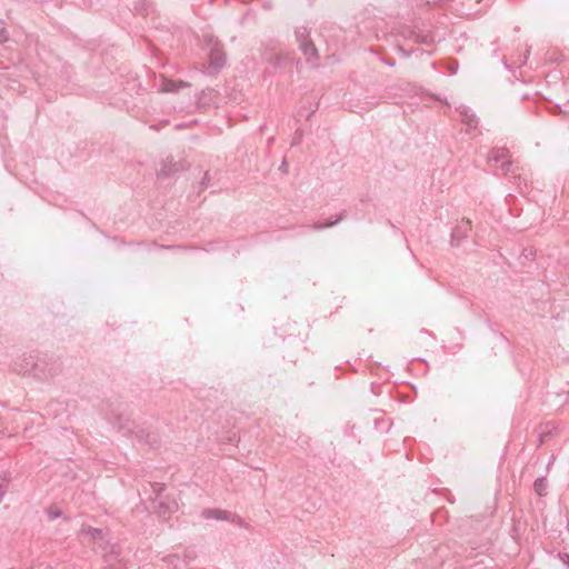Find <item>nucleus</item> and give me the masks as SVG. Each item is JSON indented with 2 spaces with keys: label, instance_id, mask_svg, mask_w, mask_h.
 I'll return each mask as SVG.
<instances>
[{
  "label": "nucleus",
  "instance_id": "aec40b11",
  "mask_svg": "<svg viewBox=\"0 0 569 569\" xmlns=\"http://www.w3.org/2000/svg\"><path fill=\"white\" fill-rule=\"evenodd\" d=\"M567 530H568V532H569V521H568V523H567Z\"/></svg>",
  "mask_w": 569,
  "mask_h": 569
},
{
  "label": "nucleus",
  "instance_id": "f257e3e1",
  "mask_svg": "<svg viewBox=\"0 0 569 569\" xmlns=\"http://www.w3.org/2000/svg\"><path fill=\"white\" fill-rule=\"evenodd\" d=\"M298 41L300 42V49L307 59V62L316 68L318 66V49L316 44L308 39L309 34L306 29L298 30L296 32Z\"/></svg>",
  "mask_w": 569,
  "mask_h": 569
},
{
  "label": "nucleus",
  "instance_id": "7ed1b4c3",
  "mask_svg": "<svg viewBox=\"0 0 569 569\" xmlns=\"http://www.w3.org/2000/svg\"><path fill=\"white\" fill-rule=\"evenodd\" d=\"M202 517L204 519H216V520H226L237 523L238 526H246L243 520L238 516L221 509H204L202 511Z\"/></svg>",
  "mask_w": 569,
  "mask_h": 569
},
{
  "label": "nucleus",
  "instance_id": "39448f33",
  "mask_svg": "<svg viewBox=\"0 0 569 569\" xmlns=\"http://www.w3.org/2000/svg\"><path fill=\"white\" fill-rule=\"evenodd\" d=\"M226 63V56L219 43H214L209 53V68L213 70L221 69Z\"/></svg>",
  "mask_w": 569,
  "mask_h": 569
},
{
  "label": "nucleus",
  "instance_id": "a211bd4d",
  "mask_svg": "<svg viewBox=\"0 0 569 569\" xmlns=\"http://www.w3.org/2000/svg\"><path fill=\"white\" fill-rule=\"evenodd\" d=\"M286 166H287V161H286V159H283V161H282V166H281V167H283V168H284Z\"/></svg>",
  "mask_w": 569,
  "mask_h": 569
},
{
  "label": "nucleus",
  "instance_id": "ddd939ff",
  "mask_svg": "<svg viewBox=\"0 0 569 569\" xmlns=\"http://www.w3.org/2000/svg\"><path fill=\"white\" fill-rule=\"evenodd\" d=\"M560 559L562 560L563 565L569 568V553H560Z\"/></svg>",
  "mask_w": 569,
  "mask_h": 569
},
{
  "label": "nucleus",
  "instance_id": "9d476101",
  "mask_svg": "<svg viewBox=\"0 0 569 569\" xmlns=\"http://www.w3.org/2000/svg\"><path fill=\"white\" fill-rule=\"evenodd\" d=\"M177 170H178V164H177V163H170V164H168L167 162H164V163L162 164V168H161V170H160V173H161V174H166V176H167V174H170V173H172V172H176Z\"/></svg>",
  "mask_w": 569,
  "mask_h": 569
},
{
  "label": "nucleus",
  "instance_id": "20e7f679",
  "mask_svg": "<svg viewBox=\"0 0 569 569\" xmlns=\"http://www.w3.org/2000/svg\"><path fill=\"white\" fill-rule=\"evenodd\" d=\"M471 230L470 221L461 220L451 232L450 243L452 247L459 246L461 240L468 237L469 231Z\"/></svg>",
  "mask_w": 569,
  "mask_h": 569
},
{
  "label": "nucleus",
  "instance_id": "dca6fc26",
  "mask_svg": "<svg viewBox=\"0 0 569 569\" xmlns=\"http://www.w3.org/2000/svg\"><path fill=\"white\" fill-rule=\"evenodd\" d=\"M457 70H458V66H456L455 68H451V72H452L453 74H456V73H457Z\"/></svg>",
  "mask_w": 569,
  "mask_h": 569
},
{
  "label": "nucleus",
  "instance_id": "9b49d317",
  "mask_svg": "<svg viewBox=\"0 0 569 569\" xmlns=\"http://www.w3.org/2000/svg\"><path fill=\"white\" fill-rule=\"evenodd\" d=\"M341 219H342V213L338 214L335 220H329V219L323 220L322 219L321 228L325 229V228L332 227V226L337 224Z\"/></svg>",
  "mask_w": 569,
  "mask_h": 569
},
{
  "label": "nucleus",
  "instance_id": "4468645a",
  "mask_svg": "<svg viewBox=\"0 0 569 569\" xmlns=\"http://www.w3.org/2000/svg\"><path fill=\"white\" fill-rule=\"evenodd\" d=\"M502 64H503V67H505L507 70H509V71L511 70V67H510V64L508 63V61H507V59H506L505 57L502 58Z\"/></svg>",
  "mask_w": 569,
  "mask_h": 569
},
{
  "label": "nucleus",
  "instance_id": "f8f14e48",
  "mask_svg": "<svg viewBox=\"0 0 569 569\" xmlns=\"http://www.w3.org/2000/svg\"><path fill=\"white\" fill-rule=\"evenodd\" d=\"M118 557V551L114 550V547H111V555L108 557L106 556V562H108L110 566H112V559Z\"/></svg>",
  "mask_w": 569,
  "mask_h": 569
},
{
  "label": "nucleus",
  "instance_id": "423d86ee",
  "mask_svg": "<svg viewBox=\"0 0 569 569\" xmlns=\"http://www.w3.org/2000/svg\"><path fill=\"white\" fill-rule=\"evenodd\" d=\"M189 86H190L189 82H186V81H182V80L174 81V80H170V79L163 78L159 91H161V92H177L181 88H187Z\"/></svg>",
  "mask_w": 569,
  "mask_h": 569
},
{
  "label": "nucleus",
  "instance_id": "0eeeda50",
  "mask_svg": "<svg viewBox=\"0 0 569 569\" xmlns=\"http://www.w3.org/2000/svg\"><path fill=\"white\" fill-rule=\"evenodd\" d=\"M460 113H461V116L465 117L466 122L469 127H472V128L477 127L478 119L476 118V114L469 107L462 106L460 109Z\"/></svg>",
  "mask_w": 569,
  "mask_h": 569
},
{
  "label": "nucleus",
  "instance_id": "6e6552de",
  "mask_svg": "<svg viewBox=\"0 0 569 569\" xmlns=\"http://www.w3.org/2000/svg\"><path fill=\"white\" fill-rule=\"evenodd\" d=\"M81 532L90 536L93 540H102L103 532L101 529L92 528V527H82Z\"/></svg>",
  "mask_w": 569,
  "mask_h": 569
},
{
  "label": "nucleus",
  "instance_id": "f03ea898",
  "mask_svg": "<svg viewBox=\"0 0 569 569\" xmlns=\"http://www.w3.org/2000/svg\"><path fill=\"white\" fill-rule=\"evenodd\" d=\"M488 161L495 162L500 166L502 174H506L511 169V161L509 160V151L506 148L492 149L488 154Z\"/></svg>",
  "mask_w": 569,
  "mask_h": 569
},
{
  "label": "nucleus",
  "instance_id": "2eb2a0df",
  "mask_svg": "<svg viewBox=\"0 0 569 569\" xmlns=\"http://www.w3.org/2000/svg\"><path fill=\"white\" fill-rule=\"evenodd\" d=\"M383 62H385L386 64H388V66H393V64H395V62H393V61H390V60H388V59H383Z\"/></svg>",
  "mask_w": 569,
  "mask_h": 569
},
{
  "label": "nucleus",
  "instance_id": "1a4fd4ad",
  "mask_svg": "<svg viewBox=\"0 0 569 569\" xmlns=\"http://www.w3.org/2000/svg\"><path fill=\"white\" fill-rule=\"evenodd\" d=\"M533 489L539 496H543L547 489V479L545 477L537 478L533 482Z\"/></svg>",
  "mask_w": 569,
  "mask_h": 569
},
{
  "label": "nucleus",
  "instance_id": "6ab92c4d",
  "mask_svg": "<svg viewBox=\"0 0 569 569\" xmlns=\"http://www.w3.org/2000/svg\"><path fill=\"white\" fill-rule=\"evenodd\" d=\"M497 56H498V51H497V50H495V51H493V57H497Z\"/></svg>",
  "mask_w": 569,
  "mask_h": 569
},
{
  "label": "nucleus",
  "instance_id": "f3484780",
  "mask_svg": "<svg viewBox=\"0 0 569 569\" xmlns=\"http://www.w3.org/2000/svg\"><path fill=\"white\" fill-rule=\"evenodd\" d=\"M207 179H208V173H204L203 180H207ZM204 183H206V181H202V184H204Z\"/></svg>",
  "mask_w": 569,
  "mask_h": 569
}]
</instances>
